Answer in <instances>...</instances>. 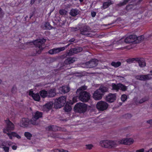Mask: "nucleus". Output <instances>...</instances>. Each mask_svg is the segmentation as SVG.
I'll return each mask as SVG.
<instances>
[{"instance_id":"2eb2a0df","label":"nucleus","mask_w":152,"mask_h":152,"mask_svg":"<svg viewBox=\"0 0 152 152\" xmlns=\"http://www.w3.org/2000/svg\"><path fill=\"white\" fill-rule=\"evenodd\" d=\"M30 125V120L27 118H22L20 122V126L24 128L29 127Z\"/></svg>"},{"instance_id":"f704fd0d","label":"nucleus","mask_w":152,"mask_h":152,"mask_svg":"<svg viewBox=\"0 0 152 152\" xmlns=\"http://www.w3.org/2000/svg\"><path fill=\"white\" fill-rule=\"evenodd\" d=\"M111 65L115 67L116 68L121 65V63L119 61H118L117 62L113 61L111 63Z\"/></svg>"},{"instance_id":"e2e57ef3","label":"nucleus","mask_w":152,"mask_h":152,"mask_svg":"<svg viewBox=\"0 0 152 152\" xmlns=\"http://www.w3.org/2000/svg\"><path fill=\"white\" fill-rule=\"evenodd\" d=\"M126 117L130 118L132 117V115L130 114H126Z\"/></svg>"},{"instance_id":"6e6d98bb","label":"nucleus","mask_w":152,"mask_h":152,"mask_svg":"<svg viewBox=\"0 0 152 152\" xmlns=\"http://www.w3.org/2000/svg\"><path fill=\"white\" fill-rule=\"evenodd\" d=\"M144 149L142 148L139 150H136V152H144Z\"/></svg>"},{"instance_id":"37998d69","label":"nucleus","mask_w":152,"mask_h":152,"mask_svg":"<svg viewBox=\"0 0 152 152\" xmlns=\"http://www.w3.org/2000/svg\"><path fill=\"white\" fill-rule=\"evenodd\" d=\"M59 12L60 14L61 15H66L67 12L65 10L62 9L59 10Z\"/></svg>"},{"instance_id":"09e8293b","label":"nucleus","mask_w":152,"mask_h":152,"mask_svg":"<svg viewBox=\"0 0 152 152\" xmlns=\"http://www.w3.org/2000/svg\"><path fill=\"white\" fill-rule=\"evenodd\" d=\"M5 142L1 140H0V147H1L3 146L6 145Z\"/></svg>"},{"instance_id":"bb28decb","label":"nucleus","mask_w":152,"mask_h":152,"mask_svg":"<svg viewBox=\"0 0 152 152\" xmlns=\"http://www.w3.org/2000/svg\"><path fill=\"white\" fill-rule=\"evenodd\" d=\"M39 94L43 98L48 97V91L44 89L41 90L39 92Z\"/></svg>"},{"instance_id":"864d4df0","label":"nucleus","mask_w":152,"mask_h":152,"mask_svg":"<svg viewBox=\"0 0 152 152\" xmlns=\"http://www.w3.org/2000/svg\"><path fill=\"white\" fill-rule=\"evenodd\" d=\"M86 148L87 149L90 150L92 148L93 146V145L92 144H88L86 145Z\"/></svg>"},{"instance_id":"ea45409f","label":"nucleus","mask_w":152,"mask_h":152,"mask_svg":"<svg viewBox=\"0 0 152 152\" xmlns=\"http://www.w3.org/2000/svg\"><path fill=\"white\" fill-rule=\"evenodd\" d=\"M24 134L25 136L29 140H30L31 137H32V134L28 132H25Z\"/></svg>"},{"instance_id":"a18cd8bd","label":"nucleus","mask_w":152,"mask_h":152,"mask_svg":"<svg viewBox=\"0 0 152 152\" xmlns=\"http://www.w3.org/2000/svg\"><path fill=\"white\" fill-rule=\"evenodd\" d=\"M17 91V88L16 86L15 85H14L11 89V92L13 94H15Z\"/></svg>"},{"instance_id":"c85d7f7f","label":"nucleus","mask_w":152,"mask_h":152,"mask_svg":"<svg viewBox=\"0 0 152 152\" xmlns=\"http://www.w3.org/2000/svg\"><path fill=\"white\" fill-rule=\"evenodd\" d=\"M113 4V2L109 0L107 1L104 2L103 3V7L104 9L107 8L111 4Z\"/></svg>"},{"instance_id":"e433bc0d","label":"nucleus","mask_w":152,"mask_h":152,"mask_svg":"<svg viewBox=\"0 0 152 152\" xmlns=\"http://www.w3.org/2000/svg\"><path fill=\"white\" fill-rule=\"evenodd\" d=\"M64 109L65 112H68L71 111L72 109V107L71 106L68 105V104H66L65 107L64 108Z\"/></svg>"},{"instance_id":"0e129e2a","label":"nucleus","mask_w":152,"mask_h":152,"mask_svg":"<svg viewBox=\"0 0 152 152\" xmlns=\"http://www.w3.org/2000/svg\"><path fill=\"white\" fill-rule=\"evenodd\" d=\"M4 13L3 12L1 11L0 12V16L1 17H3L4 15Z\"/></svg>"},{"instance_id":"f257e3e1","label":"nucleus","mask_w":152,"mask_h":152,"mask_svg":"<svg viewBox=\"0 0 152 152\" xmlns=\"http://www.w3.org/2000/svg\"><path fill=\"white\" fill-rule=\"evenodd\" d=\"M46 42V39H38L33 42L34 45L36 48H38V49H37L36 51V54H40L43 50L42 45ZM33 43V42H32Z\"/></svg>"},{"instance_id":"473e14b6","label":"nucleus","mask_w":152,"mask_h":152,"mask_svg":"<svg viewBox=\"0 0 152 152\" xmlns=\"http://www.w3.org/2000/svg\"><path fill=\"white\" fill-rule=\"evenodd\" d=\"M32 96L35 101H38L40 100V97L39 94H33Z\"/></svg>"},{"instance_id":"bf43d9fd","label":"nucleus","mask_w":152,"mask_h":152,"mask_svg":"<svg viewBox=\"0 0 152 152\" xmlns=\"http://www.w3.org/2000/svg\"><path fill=\"white\" fill-rule=\"evenodd\" d=\"M71 29L73 31H76L78 30L79 29L77 27H72V28Z\"/></svg>"},{"instance_id":"a878e982","label":"nucleus","mask_w":152,"mask_h":152,"mask_svg":"<svg viewBox=\"0 0 152 152\" xmlns=\"http://www.w3.org/2000/svg\"><path fill=\"white\" fill-rule=\"evenodd\" d=\"M79 12L80 11L76 9H72L69 12V14L72 16L74 17L77 15Z\"/></svg>"},{"instance_id":"4d7b16f0","label":"nucleus","mask_w":152,"mask_h":152,"mask_svg":"<svg viewBox=\"0 0 152 152\" xmlns=\"http://www.w3.org/2000/svg\"><path fill=\"white\" fill-rule=\"evenodd\" d=\"M146 122L150 125L152 124V119L146 121Z\"/></svg>"},{"instance_id":"0eeeda50","label":"nucleus","mask_w":152,"mask_h":152,"mask_svg":"<svg viewBox=\"0 0 152 152\" xmlns=\"http://www.w3.org/2000/svg\"><path fill=\"white\" fill-rule=\"evenodd\" d=\"M150 73L151 74L136 75L135 78L137 80L143 81L151 80L152 79V70L150 71Z\"/></svg>"},{"instance_id":"c9c22d12","label":"nucleus","mask_w":152,"mask_h":152,"mask_svg":"<svg viewBox=\"0 0 152 152\" xmlns=\"http://www.w3.org/2000/svg\"><path fill=\"white\" fill-rule=\"evenodd\" d=\"M45 27V29L47 30H50L52 28V27L50 25L49 23L48 22H46L44 25Z\"/></svg>"},{"instance_id":"5fc2aeb1","label":"nucleus","mask_w":152,"mask_h":152,"mask_svg":"<svg viewBox=\"0 0 152 152\" xmlns=\"http://www.w3.org/2000/svg\"><path fill=\"white\" fill-rule=\"evenodd\" d=\"M63 149H57L54 150V152H62Z\"/></svg>"},{"instance_id":"4c0bfd02","label":"nucleus","mask_w":152,"mask_h":152,"mask_svg":"<svg viewBox=\"0 0 152 152\" xmlns=\"http://www.w3.org/2000/svg\"><path fill=\"white\" fill-rule=\"evenodd\" d=\"M130 0H124L123 2H120L117 4L116 6L118 7H121L126 4Z\"/></svg>"},{"instance_id":"de8ad7c7","label":"nucleus","mask_w":152,"mask_h":152,"mask_svg":"<svg viewBox=\"0 0 152 152\" xmlns=\"http://www.w3.org/2000/svg\"><path fill=\"white\" fill-rule=\"evenodd\" d=\"M127 99V96L126 94H123L121 95V99L123 102H124Z\"/></svg>"},{"instance_id":"f03ea898","label":"nucleus","mask_w":152,"mask_h":152,"mask_svg":"<svg viewBox=\"0 0 152 152\" xmlns=\"http://www.w3.org/2000/svg\"><path fill=\"white\" fill-rule=\"evenodd\" d=\"M77 95L79 100L83 102H88L90 99V94L86 91L80 92Z\"/></svg>"},{"instance_id":"3c124183","label":"nucleus","mask_w":152,"mask_h":152,"mask_svg":"<svg viewBox=\"0 0 152 152\" xmlns=\"http://www.w3.org/2000/svg\"><path fill=\"white\" fill-rule=\"evenodd\" d=\"M67 54V53L66 52V53L61 55L60 56V58L61 59H64L66 58L67 56H68Z\"/></svg>"},{"instance_id":"f8f14e48","label":"nucleus","mask_w":152,"mask_h":152,"mask_svg":"<svg viewBox=\"0 0 152 152\" xmlns=\"http://www.w3.org/2000/svg\"><path fill=\"white\" fill-rule=\"evenodd\" d=\"M6 123V129L4 130V132L6 133V131L8 132L13 130L15 128V126L14 124L11 122L9 120L5 121Z\"/></svg>"},{"instance_id":"72a5a7b5","label":"nucleus","mask_w":152,"mask_h":152,"mask_svg":"<svg viewBox=\"0 0 152 152\" xmlns=\"http://www.w3.org/2000/svg\"><path fill=\"white\" fill-rule=\"evenodd\" d=\"M67 66L68 65L65 63V61L64 62H61L60 63V66L59 67V69H64L67 67Z\"/></svg>"},{"instance_id":"603ef678","label":"nucleus","mask_w":152,"mask_h":152,"mask_svg":"<svg viewBox=\"0 0 152 152\" xmlns=\"http://www.w3.org/2000/svg\"><path fill=\"white\" fill-rule=\"evenodd\" d=\"M3 148L4 149V151L5 152H9V147L7 146H4L3 147Z\"/></svg>"},{"instance_id":"412c9836","label":"nucleus","mask_w":152,"mask_h":152,"mask_svg":"<svg viewBox=\"0 0 152 152\" xmlns=\"http://www.w3.org/2000/svg\"><path fill=\"white\" fill-rule=\"evenodd\" d=\"M134 142V140L132 139L126 138L125 139L121 140V143L125 145H129L132 144Z\"/></svg>"},{"instance_id":"8fccbe9b","label":"nucleus","mask_w":152,"mask_h":152,"mask_svg":"<svg viewBox=\"0 0 152 152\" xmlns=\"http://www.w3.org/2000/svg\"><path fill=\"white\" fill-rule=\"evenodd\" d=\"M132 4H129L127 5L126 7V10L127 11H129V10L131 9L132 8V7H131V6L132 5Z\"/></svg>"},{"instance_id":"c03bdc74","label":"nucleus","mask_w":152,"mask_h":152,"mask_svg":"<svg viewBox=\"0 0 152 152\" xmlns=\"http://www.w3.org/2000/svg\"><path fill=\"white\" fill-rule=\"evenodd\" d=\"M137 58H129L126 60V61L129 63H131L133 62L134 61H136Z\"/></svg>"},{"instance_id":"7c9ffc66","label":"nucleus","mask_w":152,"mask_h":152,"mask_svg":"<svg viewBox=\"0 0 152 152\" xmlns=\"http://www.w3.org/2000/svg\"><path fill=\"white\" fill-rule=\"evenodd\" d=\"M87 86L85 85L82 86L77 90L76 91V94H78V93H80V92L84 91V90L87 89Z\"/></svg>"},{"instance_id":"1a4fd4ad","label":"nucleus","mask_w":152,"mask_h":152,"mask_svg":"<svg viewBox=\"0 0 152 152\" xmlns=\"http://www.w3.org/2000/svg\"><path fill=\"white\" fill-rule=\"evenodd\" d=\"M83 50V48L81 47H76L70 49L66 51L68 56H70L75 54L82 52Z\"/></svg>"},{"instance_id":"c756f323","label":"nucleus","mask_w":152,"mask_h":152,"mask_svg":"<svg viewBox=\"0 0 152 152\" xmlns=\"http://www.w3.org/2000/svg\"><path fill=\"white\" fill-rule=\"evenodd\" d=\"M136 38L135 39V43H138L141 41L143 40L144 39V37L143 35H142L137 37L136 35Z\"/></svg>"},{"instance_id":"ddd939ff","label":"nucleus","mask_w":152,"mask_h":152,"mask_svg":"<svg viewBox=\"0 0 152 152\" xmlns=\"http://www.w3.org/2000/svg\"><path fill=\"white\" fill-rule=\"evenodd\" d=\"M90 27L87 26H85L81 28L80 29V34L84 35H88L90 34Z\"/></svg>"},{"instance_id":"dca6fc26","label":"nucleus","mask_w":152,"mask_h":152,"mask_svg":"<svg viewBox=\"0 0 152 152\" xmlns=\"http://www.w3.org/2000/svg\"><path fill=\"white\" fill-rule=\"evenodd\" d=\"M53 104V103L52 102H48L43 106L42 108V110L44 111H48L52 109Z\"/></svg>"},{"instance_id":"9d476101","label":"nucleus","mask_w":152,"mask_h":152,"mask_svg":"<svg viewBox=\"0 0 152 152\" xmlns=\"http://www.w3.org/2000/svg\"><path fill=\"white\" fill-rule=\"evenodd\" d=\"M70 44L71 43H69L64 47L55 48L52 49H51L49 51L48 53L52 55L58 53L61 51L64 50L66 48L70 45Z\"/></svg>"},{"instance_id":"338daca9","label":"nucleus","mask_w":152,"mask_h":152,"mask_svg":"<svg viewBox=\"0 0 152 152\" xmlns=\"http://www.w3.org/2000/svg\"><path fill=\"white\" fill-rule=\"evenodd\" d=\"M7 143H8V145L9 146H11L12 145V144H13V143L11 142H7Z\"/></svg>"},{"instance_id":"5701e85b","label":"nucleus","mask_w":152,"mask_h":152,"mask_svg":"<svg viewBox=\"0 0 152 152\" xmlns=\"http://www.w3.org/2000/svg\"><path fill=\"white\" fill-rule=\"evenodd\" d=\"M59 90L61 91L60 93L65 94L69 91L70 88L67 86H63L60 88Z\"/></svg>"},{"instance_id":"39448f33","label":"nucleus","mask_w":152,"mask_h":152,"mask_svg":"<svg viewBox=\"0 0 152 152\" xmlns=\"http://www.w3.org/2000/svg\"><path fill=\"white\" fill-rule=\"evenodd\" d=\"M101 146L107 148H111L117 145L116 142L113 141L103 140L100 142Z\"/></svg>"},{"instance_id":"a19ab883","label":"nucleus","mask_w":152,"mask_h":152,"mask_svg":"<svg viewBox=\"0 0 152 152\" xmlns=\"http://www.w3.org/2000/svg\"><path fill=\"white\" fill-rule=\"evenodd\" d=\"M127 89V86L124 85L120 83V89L122 91H125Z\"/></svg>"},{"instance_id":"680f3d73","label":"nucleus","mask_w":152,"mask_h":152,"mask_svg":"<svg viewBox=\"0 0 152 152\" xmlns=\"http://www.w3.org/2000/svg\"><path fill=\"white\" fill-rule=\"evenodd\" d=\"M17 148V146L15 145H12V148L14 150H15Z\"/></svg>"},{"instance_id":"6ab92c4d","label":"nucleus","mask_w":152,"mask_h":152,"mask_svg":"<svg viewBox=\"0 0 152 152\" xmlns=\"http://www.w3.org/2000/svg\"><path fill=\"white\" fill-rule=\"evenodd\" d=\"M48 97L53 98L56 95V90L55 88L50 89L48 91Z\"/></svg>"},{"instance_id":"4be33fe9","label":"nucleus","mask_w":152,"mask_h":152,"mask_svg":"<svg viewBox=\"0 0 152 152\" xmlns=\"http://www.w3.org/2000/svg\"><path fill=\"white\" fill-rule=\"evenodd\" d=\"M97 90L103 96L105 93L108 92V88L107 87L101 86Z\"/></svg>"},{"instance_id":"7ed1b4c3","label":"nucleus","mask_w":152,"mask_h":152,"mask_svg":"<svg viewBox=\"0 0 152 152\" xmlns=\"http://www.w3.org/2000/svg\"><path fill=\"white\" fill-rule=\"evenodd\" d=\"M66 102V97L62 96L55 100L54 107L55 108H60L63 106Z\"/></svg>"},{"instance_id":"9b49d317","label":"nucleus","mask_w":152,"mask_h":152,"mask_svg":"<svg viewBox=\"0 0 152 152\" xmlns=\"http://www.w3.org/2000/svg\"><path fill=\"white\" fill-rule=\"evenodd\" d=\"M98 64V61L96 59H93L85 63V65L87 68H93L97 66Z\"/></svg>"},{"instance_id":"58836bf2","label":"nucleus","mask_w":152,"mask_h":152,"mask_svg":"<svg viewBox=\"0 0 152 152\" xmlns=\"http://www.w3.org/2000/svg\"><path fill=\"white\" fill-rule=\"evenodd\" d=\"M76 97H74L72 99V100H70L69 101H67L66 102V104H68V105L69 106H71V105H73L74 103H75L76 101Z\"/></svg>"},{"instance_id":"6e6552de","label":"nucleus","mask_w":152,"mask_h":152,"mask_svg":"<svg viewBox=\"0 0 152 152\" xmlns=\"http://www.w3.org/2000/svg\"><path fill=\"white\" fill-rule=\"evenodd\" d=\"M109 104L106 102L102 101L98 102L96 105L97 109L100 111H103L106 110Z\"/></svg>"},{"instance_id":"b1692460","label":"nucleus","mask_w":152,"mask_h":152,"mask_svg":"<svg viewBox=\"0 0 152 152\" xmlns=\"http://www.w3.org/2000/svg\"><path fill=\"white\" fill-rule=\"evenodd\" d=\"M40 123V121L39 120L35 118L33 116L31 119L30 120V124H31L34 125H38Z\"/></svg>"},{"instance_id":"4468645a","label":"nucleus","mask_w":152,"mask_h":152,"mask_svg":"<svg viewBox=\"0 0 152 152\" xmlns=\"http://www.w3.org/2000/svg\"><path fill=\"white\" fill-rule=\"evenodd\" d=\"M116 98V94L110 93L105 97V100L109 103H112L115 100Z\"/></svg>"},{"instance_id":"423d86ee","label":"nucleus","mask_w":152,"mask_h":152,"mask_svg":"<svg viewBox=\"0 0 152 152\" xmlns=\"http://www.w3.org/2000/svg\"><path fill=\"white\" fill-rule=\"evenodd\" d=\"M136 38V35H129L126 37L125 39L124 38H121L117 42V43L119 44L125 42L128 44L131 43H134L135 44V39Z\"/></svg>"},{"instance_id":"052dcab7","label":"nucleus","mask_w":152,"mask_h":152,"mask_svg":"<svg viewBox=\"0 0 152 152\" xmlns=\"http://www.w3.org/2000/svg\"><path fill=\"white\" fill-rule=\"evenodd\" d=\"M11 134V135L13 137H16V135L17 134V133L15 132H12L10 133Z\"/></svg>"},{"instance_id":"393cba45","label":"nucleus","mask_w":152,"mask_h":152,"mask_svg":"<svg viewBox=\"0 0 152 152\" xmlns=\"http://www.w3.org/2000/svg\"><path fill=\"white\" fill-rule=\"evenodd\" d=\"M47 130L55 132L58 130V127L56 126H50L46 128Z\"/></svg>"},{"instance_id":"774afa93","label":"nucleus","mask_w":152,"mask_h":152,"mask_svg":"<svg viewBox=\"0 0 152 152\" xmlns=\"http://www.w3.org/2000/svg\"><path fill=\"white\" fill-rule=\"evenodd\" d=\"M36 0H31L30 4L31 5L33 4L34 3Z\"/></svg>"},{"instance_id":"69168bd1","label":"nucleus","mask_w":152,"mask_h":152,"mask_svg":"<svg viewBox=\"0 0 152 152\" xmlns=\"http://www.w3.org/2000/svg\"><path fill=\"white\" fill-rule=\"evenodd\" d=\"M75 39L74 38H72L69 40V42H74L75 40Z\"/></svg>"},{"instance_id":"a211bd4d","label":"nucleus","mask_w":152,"mask_h":152,"mask_svg":"<svg viewBox=\"0 0 152 152\" xmlns=\"http://www.w3.org/2000/svg\"><path fill=\"white\" fill-rule=\"evenodd\" d=\"M136 61L138 63L139 66L141 68L146 66L145 60L142 58H137Z\"/></svg>"},{"instance_id":"2f4dec72","label":"nucleus","mask_w":152,"mask_h":152,"mask_svg":"<svg viewBox=\"0 0 152 152\" xmlns=\"http://www.w3.org/2000/svg\"><path fill=\"white\" fill-rule=\"evenodd\" d=\"M120 83H118L115 84V83H112V90H115L116 91H118L120 89Z\"/></svg>"},{"instance_id":"aec40b11","label":"nucleus","mask_w":152,"mask_h":152,"mask_svg":"<svg viewBox=\"0 0 152 152\" xmlns=\"http://www.w3.org/2000/svg\"><path fill=\"white\" fill-rule=\"evenodd\" d=\"M77 58L74 57H69L66 58L64 61L67 65H70L74 63L77 60Z\"/></svg>"},{"instance_id":"79ce46f5","label":"nucleus","mask_w":152,"mask_h":152,"mask_svg":"<svg viewBox=\"0 0 152 152\" xmlns=\"http://www.w3.org/2000/svg\"><path fill=\"white\" fill-rule=\"evenodd\" d=\"M148 100V97L145 96L140 99L139 103L140 104H142L145 101H147Z\"/></svg>"},{"instance_id":"f3484780","label":"nucleus","mask_w":152,"mask_h":152,"mask_svg":"<svg viewBox=\"0 0 152 152\" xmlns=\"http://www.w3.org/2000/svg\"><path fill=\"white\" fill-rule=\"evenodd\" d=\"M103 96V95L97 89L94 92L93 95V98L96 100H101Z\"/></svg>"},{"instance_id":"13d9d810","label":"nucleus","mask_w":152,"mask_h":152,"mask_svg":"<svg viewBox=\"0 0 152 152\" xmlns=\"http://www.w3.org/2000/svg\"><path fill=\"white\" fill-rule=\"evenodd\" d=\"M91 15L93 17H94L96 15V12H91Z\"/></svg>"},{"instance_id":"20e7f679","label":"nucleus","mask_w":152,"mask_h":152,"mask_svg":"<svg viewBox=\"0 0 152 152\" xmlns=\"http://www.w3.org/2000/svg\"><path fill=\"white\" fill-rule=\"evenodd\" d=\"M87 106L86 104L83 103H78L76 104L74 109L76 112L80 113H84L87 110Z\"/></svg>"},{"instance_id":"cd10ccee","label":"nucleus","mask_w":152,"mask_h":152,"mask_svg":"<svg viewBox=\"0 0 152 152\" xmlns=\"http://www.w3.org/2000/svg\"><path fill=\"white\" fill-rule=\"evenodd\" d=\"M33 116L38 120L39 118L42 117V113L39 111H37Z\"/></svg>"},{"instance_id":"49530a36","label":"nucleus","mask_w":152,"mask_h":152,"mask_svg":"<svg viewBox=\"0 0 152 152\" xmlns=\"http://www.w3.org/2000/svg\"><path fill=\"white\" fill-rule=\"evenodd\" d=\"M60 134L58 133H54L52 134L51 136V137L54 138H60Z\"/></svg>"}]
</instances>
